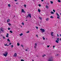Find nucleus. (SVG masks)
Listing matches in <instances>:
<instances>
[{
    "instance_id": "nucleus-51",
    "label": "nucleus",
    "mask_w": 61,
    "mask_h": 61,
    "mask_svg": "<svg viewBox=\"0 0 61 61\" xmlns=\"http://www.w3.org/2000/svg\"><path fill=\"white\" fill-rule=\"evenodd\" d=\"M57 56H58V54H57V55H56Z\"/></svg>"
},
{
    "instance_id": "nucleus-8",
    "label": "nucleus",
    "mask_w": 61,
    "mask_h": 61,
    "mask_svg": "<svg viewBox=\"0 0 61 61\" xmlns=\"http://www.w3.org/2000/svg\"><path fill=\"white\" fill-rule=\"evenodd\" d=\"M10 21V19H8L7 20V22L8 23V22H9Z\"/></svg>"
},
{
    "instance_id": "nucleus-11",
    "label": "nucleus",
    "mask_w": 61,
    "mask_h": 61,
    "mask_svg": "<svg viewBox=\"0 0 61 61\" xmlns=\"http://www.w3.org/2000/svg\"><path fill=\"white\" fill-rule=\"evenodd\" d=\"M38 11L39 12H41V10H40V9H38Z\"/></svg>"
},
{
    "instance_id": "nucleus-27",
    "label": "nucleus",
    "mask_w": 61,
    "mask_h": 61,
    "mask_svg": "<svg viewBox=\"0 0 61 61\" xmlns=\"http://www.w3.org/2000/svg\"><path fill=\"white\" fill-rule=\"evenodd\" d=\"M22 25H24V23L23 22L22 23Z\"/></svg>"
},
{
    "instance_id": "nucleus-48",
    "label": "nucleus",
    "mask_w": 61,
    "mask_h": 61,
    "mask_svg": "<svg viewBox=\"0 0 61 61\" xmlns=\"http://www.w3.org/2000/svg\"><path fill=\"white\" fill-rule=\"evenodd\" d=\"M25 51H27V49H26L25 50Z\"/></svg>"
},
{
    "instance_id": "nucleus-2",
    "label": "nucleus",
    "mask_w": 61,
    "mask_h": 61,
    "mask_svg": "<svg viewBox=\"0 0 61 61\" xmlns=\"http://www.w3.org/2000/svg\"><path fill=\"white\" fill-rule=\"evenodd\" d=\"M28 17H30V18H31V14H28L27 16L26 17L27 18Z\"/></svg>"
},
{
    "instance_id": "nucleus-58",
    "label": "nucleus",
    "mask_w": 61,
    "mask_h": 61,
    "mask_svg": "<svg viewBox=\"0 0 61 61\" xmlns=\"http://www.w3.org/2000/svg\"><path fill=\"white\" fill-rule=\"evenodd\" d=\"M32 61H34V60H32Z\"/></svg>"
},
{
    "instance_id": "nucleus-56",
    "label": "nucleus",
    "mask_w": 61,
    "mask_h": 61,
    "mask_svg": "<svg viewBox=\"0 0 61 61\" xmlns=\"http://www.w3.org/2000/svg\"><path fill=\"white\" fill-rule=\"evenodd\" d=\"M60 36L61 37V34L60 35Z\"/></svg>"
},
{
    "instance_id": "nucleus-17",
    "label": "nucleus",
    "mask_w": 61,
    "mask_h": 61,
    "mask_svg": "<svg viewBox=\"0 0 61 61\" xmlns=\"http://www.w3.org/2000/svg\"><path fill=\"white\" fill-rule=\"evenodd\" d=\"M39 18L40 20H42V17H39Z\"/></svg>"
},
{
    "instance_id": "nucleus-14",
    "label": "nucleus",
    "mask_w": 61,
    "mask_h": 61,
    "mask_svg": "<svg viewBox=\"0 0 61 61\" xmlns=\"http://www.w3.org/2000/svg\"><path fill=\"white\" fill-rule=\"evenodd\" d=\"M49 20V18H47L46 19V20L47 21H48V20Z\"/></svg>"
},
{
    "instance_id": "nucleus-5",
    "label": "nucleus",
    "mask_w": 61,
    "mask_h": 61,
    "mask_svg": "<svg viewBox=\"0 0 61 61\" xmlns=\"http://www.w3.org/2000/svg\"><path fill=\"white\" fill-rule=\"evenodd\" d=\"M17 56V54L16 53H14V55H13V56L14 57H16Z\"/></svg>"
},
{
    "instance_id": "nucleus-50",
    "label": "nucleus",
    "mask_w": 61,
    "mask_h": 61,
    "mask_svg": "<svg viewBox=\"0 0 61 61\" xmlns=\"http://www.w3.org/2000/svg\"><path fill=\"white\" fill-rule=\"evenodd\" d=\"M36 36H37V37H38V35H36Z\"/></svg>"
},
{
    "instance_id": "nucleus-44",
    "label": "nucleus",
    "mask_w": 61,
    "mask_h": 61,
    "mask_svg": "<svg viewBox=\"0 0 61 61\" xmlns=\"http://www.w3.org/2000/svg\"><path fill=\"white\" fill-rule=\"evenodd\" d=\"M8 24L10 25H11V24L10 23H9Z\"/></svg>"
},
{
    "instance_id": "nucleus-13",
    "label": "nucleus",
    "mask_w": 61,
    "mask_h": 61,
    "mask_svg": "<svg viewBox=\"0 0 61 61\" xmlns=\"http://www.w3.org/2000/svg\"><path fill=\"white\" fill-rule=\"evenodd\" d=\"M51 14H54V13L53 12L51 11Z\"/></svg>"
},
{
    "instance_id": "nucleus-52",
    "label": "nucleus",
    "mask_w": 61,
    "mask_h": 61,
    "mask_svg": "<svg viewBox=\"0 0 61 61\" xmlns=\"http://www.w3.org/2000/svg\"><path fill=\"white\" fill-rule=\"evenodd\" d=\"M60 40L61 41V38H60Z\"/></svg>"
},
{
    "instance_id": "nucleus-24",
    "label": "nucleus",
    "mask_w": 61,
    "mask_h": 61,
    "mask_svg": "<svg viewBox=\"0 0 61 61\" xmlns=\"http://www.w3.org/2000/svg\"><path fill=\"white\" fill-rule=\"evenodd\" d=\"M7 41H8L9 42H10V40H9V39H7Z\"/></svg>"
},
{
    "instance_id": "nucleus-43",
    "label": "nucleus",
    "mask_w": 61,
    "mask_h": 61,
    "mask_svg": "<svg viewBox=\"0 0 61 61\" xmlns=\"http://www.w3.org/2000/svg\"><path fill=\"white\" fill-rule=\"evenodd\" d=\"M11 44H12L11 43H10L9 44V45H11Z\"/></svg>"
},
{
    "instance_id": "nucleus-15",
    "label": "nucleus",
    "mask_w": 61,
    "mask_h": 61,
    "mask_svg": "<svg viewBox=\"0 0 61 61\" xmlns=\"http://www.w3.org/2000/svg\"><path fill=\"white\" fill-rule=\"evenodd\" d=\"M53 32H52L51 33V36H53Z\"/></svg>"
},
{
    "instance_id": "nucleus-3",
    "label": "nucleus",
    "mask_w": 61,
    "mask_h": 61,
    "mask_svg": "<svg viewBox=\"0 0 61 61\" xmlns=\"http://www.w3.org/2000/svg\"><path fill=\"white\" fill-rule=\"evenodd\" d=\"M40 30L42 31V32H45V30L44 29H40Z\"/></svg>"
},
{
    "instance_id": "nucleus-45",
    "label": "nucleus",
    "mask_w": 61,
    "mask_h": 61,
    "mask_svg": "<svg viewBox=\"0 0 61 61\" xmlns=\"http://www.w3.org/2000/svg\"><path fill=\"white\" fill-rule=\"evenodd\" d=\"M3 39H5V37H3Z\"/></svg>"
},
{
    "instance_id": "nucleus-39",
    "label": "nucleus",
    "mask_w": 61,
    "mask_h": 61,
    "mask_svg": "<svg viewBox=\"0 0 61 61\" xmlns=\"http://www.w3.org/2000/svg\"><path fill=\"white\" fill-rule=\"evenodd\" d=\"M5 46H7V44H5Z\"/></svg>"
},
{
    "instance_id": "nucleus-16",
    "label": "nucleus",
    "mask_w": 61,
    "mask_h": 61,
    "mask_svg": "<svg viewBox=\"0 0 61 61\" xmlns=\"http://www.w3.org/2000/svg\"><path fill=\"white\" fill-rule=\"evenodd\" d=\"M46 8H47V9L48 8V6L46 5Z\"/></svg>"
},
{
    "instance_id": "nucleus-30",
    "label": "nucleus",
    "mask_w": 61,
    "mask_h": 61,
    "mask_svg": "<svg viewBox=\"0 0 61 61\" xmlns=\"http://www.w3.org/2000/svg\"><path fill=\"white\" fill-rule=\"evenodd\" d=\"M50 18H53V17L52 16H51Z\"/></svg>"
},
{
    "instance_id": "nucleus-40",
    "label": "nucleus",
    "mask_w": 61,
    "mask_h": 61,
    "mask_svg": "<svg viewBox=\"0 0 61 61\" xmlns=\"http://www.w3.org/2000/svg\"><path fill=\"white\" fill-rule=\"evenodd\" d=\"M8 29L9 30L10 29V28H8Z\"/></svg>"
},
{
    "instance_id": "nucleus-47",
    "label": "nucleus",
    "mask_w": 61,
    "mask_h": 61,
    "mask_svg": "<svg viewBox=\"0 0 61 61\" xmlns=\"http://www.w3.org/2000/svg\"><path fill=\"white\" fill-rule=\"evenodd\" d=\"M41 2H43L44 0H41Z\"/></svg>"
},
{
    "instance_id": "nucleus-6",
    "label": "nucleus",
    "mask_w": 61,
    "mask_h": 61,
    "mask_svg": "<svg viewBox=\"0 0 61 61\" xmlns=\"http://www.w3.org/2000/svg\"><path fill=\"white\" fill-rule=\"evenodd\" d=\"M35 46H34V48H36V47L37 45V43H35Z\"/></svg>"
},
{
    "instance_id": "nucleus-22",
    "label": "nucleus",
    "mask_w": 61,
    "mask_h": 61,
    "mask_svg": "<svg viewBox=\"0 0 61 61\" xmlns=\"http://www.w3.org/2000/svg\"><path fill=\"white\" fill-rule=\"evenodd\" d=\"M56 43H59V42L58 41L56 40Z\"/></svg>"
},
{
    "instance_id": "nucleus-36",
    "label": "nucleus",
    "mask_w": 61,
    "mask_h": 61,
    "mask_svg": "<svg viewBox=\"0 0 61 61\" xmlns=\"http://www.w3.org/2000/svg\"><path fill=\"white\" fill-rule=\"evenodd\" d=\"M21 46L22 47H24V46L22 45H21Z\"/></svg>"
},
{
    "instance_id": "nucleus-41",
    "label": "nucleus",
    "mask_w": 61,
    "mask_h": 61,
    "mask_svg": "<svg viewBox=\"0 0 61 61\" xmlns=\"http://www.w3.org/2000/svg\"><path fill=\"white\" fill-rule=\"evenodd\" d=\"M47 47L48 48V47H49V46H48V45H47Z\"/></svg>"
},
{
    "instance_id": "nucleus-54",
    "label": "nucleus",
    "mask_w": 61,
    "mask_h": 61,
    "mask_svg": "<svg viewBox=\"0 0 61 61\" xmlns=\"http://www.w3.org/2000/svg\"><path fill=\"white\" fill-rule=\"evenodd\" d=\"M7 46H9V45H7Z\"/></svg>"
},
{
    "instance_id": "nucleus-20",
    "label": "nucleus",
    "mask_w": 61,
    "mask_h": 61,
    "mask_svg": "<svg viewBox=\"0 0 61 61\" xmlns=\"http://www.w3.org/2000/svg\"><path fill=\"white\" fill-rule=\"evenodd\" d=\"M22 35H23V33H21L20 34V36H22Z\"/></svg>"
},
{
    "instance_id": "nucleus-59",
    "label": "nucleus",
    "mask_w": 61,
    "mask_h": 61,
    "mask_svg": "<svg viewBox=\"0 0 61 61\" xmlns=\"http://www.w3.org/2000/svg\"><path fill=\"white\" fill-rule=\"evenodd\" d=\"M16 4H17V3H16Z\"/></svg>"
},
{
    "instance_id": "nucleus-31",
    "label": "nucleus",
    "mask_w": 61,
    "mask_h": 61,
    "mask_svg": "<svg viewBox=\"0 0 61 61\" xmlns=\"http://www.w3.org/2000/svg\"><path fill=\"white\" fill-rule=\"evenodd\" d=\"M26 5H24V7H26Z\"/></svg>"
},
{
    "instance_id": "nucleus-55",
    "label": "nucleus",
    "mask_w": 61,
    "mask_h": 61,
    "mask_svg": "<svg viewBox=\"0 0 61 61\" xmlns=\"http://www.w3.org/2000/svg\"><path fill=\"white\" fill-rule=\"evenodd\" d=\"M36 56H37V57H38V56H37V55Z\"/></svg>"
},
{
    "instance_id": "nucleus-33",
    "label": "nucleus",
    "mask_w": 61,
    "mask_h": 61,
    "mask_svg": "<svg viewBox=\"0 0 61 61\" xmlns=\"http://www.w3.org/2000/svg\"><path fill=\"white\" fill-rule=\"evenodd\" d=\"M43 38V40H45V38L44 37H42Z\"/></svg>"
},
{
    "instance_id": "nucleus-25",
    "label": "nucleus",
    "mask_w": 61,
    "mask_h": 61,
    "mask_svg": "<svg viewBox=\"0 0 61 61\" xmlns=\"http://www.w3.org/2000/svg\"><path fill=\"white\" fill-rule=\"evenodd\" d=\"M17 45L19 46H20V44H19V43H17Z\"/></svg>"
},
{
    "instance_id": "nucleus-42",
    "label": "nucleus",
    "mask_w": 61,
    "mask_h": 61,
    "mask_svg": "<svg viewBox=\"0 0 61 61\" xmlns=\"http://www.w3.org/2000/svg\"><path fill=\"white\" fill-rule=\"evenodd\" d=\"M57 36H58H58H59V35H58V34H57Z\"/></svg>"
},
{
    "instance_id": "nucleus-38",
    "label": "nucleus",
    "mask_w": 61,
    "mask_h": 61,
    "mask_svg": "<svg viewBox=\"0 0 61 61\" xmlns=\"http://www.w3.org/2000/svg\"><path fill=\"white\" fill-rule=\"evenodd\" d=\"M21 61H24V60L21 59Z\"/></svg>"
},
{
    "instance_id": "nucleus-12",
    "label": "nucleus",
    "mask_w": 61,
    "mask_h": 61,
    "mask_svg": "<svg viewBox=\"0 0 61 61\" xmlns=\"http://www.w3.org/2000/svg\"><path fill=\"white\" fill-rule=\"evenodd\" d=\"M58 16L57 17V18L58 19H60V16Z\"/></svg>"
},
{
    "instance_id": "nucleus-26",
    "label": "nucleus",
    "mask_w": 61,
    "mask_h": 61,
    "mask_svg": "<svg viewBox=\"0 0 61 61\" xmlns=\"http://www.w3.org/2000/svg\"><path fill=\"white\" fill-rule=\"evenodd\" d=\"M8 6L9 7H10V4H8Z\"/></svg>"
},
{
    "instance_id": "nucleus-28",
    "label": "nucleus",
    "mask_w": 61,
    "mask_h": 61,
    "mask_svg": "<svg viewBox=\"0 0 61 61\" xmlns=\"http://www.w3.org/2000/svg\"><path fill=\"white\" fill-rule=\"evenodd\" d=\"M36 28L38 30V27L37 26H36Z\"/></svg>"
},
{
    "instance_id": "nucleus-10",
    "label": "nucleus",
    "mask_w": 61,
    "mask_h": 61,
    "mask_svg": "<svg viewBox=\"0 0 61 61\" xmlns=\"http://www.w3.org/2000/svg\"><path fill=\"white\" fill-rule=\"evenodd\" d=\"M0 29L1 31H2V32H3V31H4V30H3L2 29V28H1Z\"/></svg>"
},
{
    "instance_id": "nucleus-35",
    "label": "nucleus",
    "mask_w": 61,
    "mask_h": 61,
    "mask_svg": "<svg viewBox=\"0 0 61 61\" xmlns=\"http://www.w3.org/2000/svg\"><path fill=\"white\" fill-rule=\"evenodd\" d=\"M53 11L54 12V13L55 12V10H53Z\"/></svg>"
},
{
    "instance_id": "nucleus-61",
    "label": "nucleus",
    "mask_w": 61,
    "mask_h": 61,
    "mask_svg": "<svg viewBox=\"0 0 61 61\" xmlns=\"http://www.w3.org/2000/svg\"><path fill=\"white\" fill-rule=\"evenodd\" d=\"M21 27H22V26H21Z\"/></svg>"
},
{
    "instance_id": "nucleus-18",
    "label": "nucleus",
    "mask_w": 61,
    "mask_h": 61,
    "mask_svg": "<svg viewBox=\"0 0 61 61\" xmlns=\"http://www.w3.org/2000/svg\"><path fill=\"white\" fill-rule=\"evenodd\" d=\"M56 15L57 16H59V15L57 13H56Z\"/></svg>"
},
{
    "instance_id": "nucleus-4",
    "label": "nucleus",
    "mask_w": 61,
    "mask_h": 61,
    "mask_svg": "<svg viewBox=\"0 0 61 61\" xmlns=\"http://www.w3.org/2000/svg\"><path fill=\"white\" fill-rule=\"evenodd\" d=\"M49 61H53V60L52 57H51L48 60Z\"/></svg>"
},
{
    "instance_id": "nucleus-34",
    "label": "nucleus",
    "mask_w": 61,
    "mask_h": 61,
    "mask_svg": "<svg viewBox=\"0 0 61 61\" xmlns=\"http://www.w3.org/2000/svg\"><path fill=\"white\" fill-rule=\"evenodd\" d=\"M11 48H13V45H11Z\"/></svg>"
},
{
    "instance_id": "nucleus-53",
    "label": "nucleus",
    "mask_w": 61,
    "mask_h": 61,
    "mask_svg": "<svg viewBox=\"0 0 61 61\" xmlns=\"http://www.w3.org/2000/svg\"><path fill=\"white\" fill-rule=\"evenodd\" d=\"M16 2L17 1V0H14Z\"/></svg>"
},
{
    "instance_id": "nucleus-37",
    "label": "nucleus",
    "mask_w": 61,
    "mask_h": 61,
    "mask_svg": "<svg viewBox=\"0 0 61 61\" xmlns=\"http://www.w3.org/2000/svg\"><path fill=\"white\" fill-rule=\"evenodd\" d=\"M38 5L40 7V6H41V5H40V4H39Z\"/></svg>"
},
{
    "instance_id": "nucleus-57",
    "label": "nucleus",
    "mask_w": 61,
    "mask_h": 61,
    "mask_svg": "<svg viewBox=\"0 0 61 61\" xmlns=\"http://www.w3.org/2000/svg\"><path fill=\"white\" fill-rule=\"evenodd\" d=\"M27 21V20H26V21Z\"/></svg>"
},
{
    "instance_id": "nucleus-1",
    "label": "nucleus",
    "mask_w": 61,
    "mask_h": 61,
    "mask_svg": "<svg viewBox=\"0 0 61 61\" xmlns=\"http://www.w3.org/2000/svg\"><path fill=\"white\" fill-rule=\"evenodd\" d=\"M3 55H4V56H5V57H6L7 55H8V52L7 51H5V52L4 54H3Z\"/></svg>"
},
{
    "instance_id": "nucleus-49",
    "label": "nucleus",
    "mask_w": 61,
    "mask_h": 61,
    "mask_svg": "<svg viewBox=\"0 0 61 61\" xmlns=\"http://www.w3.org/2000/svg\"><path fill=\"white\" fill-rule=\"evenodd\" d=\"M29 33V31H28L27 32V33Z\"/></svg>"
},
{
    "instance_id": "nucleus-60",
    "label": "nucleus",
    "mask_w": 61,
    "mask_h": 61,
    "mask_svg": "<svg viewBox=\"0 0 61 61\" xmlns=\"http://www.w3.org/2000/svg\"><path fill=\"white\" fill-rule=\"evenodd\" d=\"M14 17H15V15L14 16Z\"/></svg>"
},
{
    "instance_id": "nucleus-32",
    "label": "nucleus",
    "mask_w": 61,
    "mask_h": 61,
    "mask_svg": "<svg viewBox=\"0 0 61 61\" xmlns=\"http://www.w3.org/2000/svg\"><path fill=\"white\" fill-rule=\"evenodd\" d=\"M10 32L11 33H13V32H12V31L11 30L10 31Z\"/></svg>"
},
{
    "instance_id": "nucleus-21",
    "label": "nucleus",
    "mask_w": 61,
    "mask_h": 61,
    "mask_svg": "<svg viewBox=\"0 0 61 61\" xmlns=\"http://www.w3.org/2000/svg\"><path fill=\"white\" fill-rule=\"evenodd\" d=\"M58 2H59V3H60V2H61V1H60V0H58Z\"/></svg>"
},
{
    "instance_id": "nucleus-46",
    "label": "nucleus",
    "mask_w": 61,
    "mask_h": 61,
    "mask_svg": "<svg viewBox=\"0 0 61 61\" xmlns=\"http://www.w3.org/2000/svg\"><path fill=\"white\" fill-rule=\"evenodd\" d=\"M55 47V46H53V47L54 48Z\"/></svg>"
},
{
    "instance_id": "nucleus-19",
    "label": "nucleus",
    "mask_w": 61,
    "mask_h": 61,
    "mask_svg": "<svg viewBox=\"0 0 61 61\" xmlns=\"http://www.w3.org/2000/svg\"><path fill=\"white\" fill-rule=\"evenodd\" d=\"M50 2L51 4H53V1H50Z\"/></svg>"
},
{
    "instance_id": "nucleus-9",
    "label": "nucleus",
    "mask_w": 61,
    "mask_h": 61,
    "mask_svg": "<svg viewBox=\"0 0 61 61\" xmlns=\"http://www.w3.org/2000/svg\"><path fill=\"white\" fill-rule=\"evenodd\" d=\"M9 36V34L7 33L6 35V37H8Z\"/></svg>"
},
{
    "instance_id": "nucleus-23",
    "label": "nucleus",
    "mask_w": 61,
    "mask_h": 61,
    "mask_svg": "<svg viewBox=\"0 0 61 61\" xmlns=\"http://www.w3.org/2000/svg\"><path fill=\"white\" fill-rule=\"evenodd\" d=\"M46 56V55H43L42 57H44V56Z\"/></svg>"
},
{
    "instance_id": "nucleus-29",
    "label": "nucleus",
    "mask_w": 61,
    "mask_h": 61,
    "mask_svg": "<svg viewBox=\"0 0 61 61\" xmlns=\"http://www.w3.org/2000/svg\"><path fill=\"white\" fill-rule=\"evenodd\" d=\"M59 38H57V41H59Z\"/></svg>"
},
{
    "instance_id": "nucleus-7",
    "label": "nucleus",
    "mask_w": 61,
    "mask_h": 61,
    "mask_svg": "<svg viewBox=\"0 0 61 61\" xmlns=\"http://www.w3.org/2000/svg\"><path fill=\"white\" fill-rule=\"evenodd\" d=\"M22 11L21 12H22V13H25V11H24V10L23 9H22L21 10Z\"/></svg>"
}]
</instances>
